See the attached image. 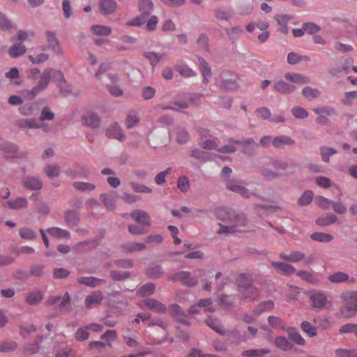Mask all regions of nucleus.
<instances>
[{"label": "nucleus", "instance_id": "52", "mask_svg": "<svg viewBox=\"0 0 357 357\" xmlns=\"http://www.w3.org/2000/svg\"><path fill=\"white\" fill-rule=\"evenodd\" d=\"M146 245L144 243L130 242L124 245V248L129 252L141 251L145 249Z\"/></svg>", "mask_w": 357, "mask_h": 357}, {"label": "nucleus", "instance_id": "22", "mask_svg": "<svg viewBox=\"0 0 357 357\" xmlns=\"http://www.w3.org/2000/svg\"><path fill=\"white\" fill-rule=\"evenodd\" d=\"M294 144V141L286 135L275 137L273 139V146L276 149H282L287 145H292Z\"/></svg>", "mask_w": 357, "mask_h": 357}, {"label": "nucleus", "instance_id": "50", "mask_svg": "<svg viewBox=\"0 0 357 357\" xmlns=\"http://www.w3.org/2000/svg\"><path fill=\"white\" fill-rule=\"evenodd\" d=\"M336 153L337 151L331 147L321 146L320 149V153L321 155L322 160L325 162H328L330 155H334Z\"/></svg>", "mask_w": 357, "mask_h": 357}, {"label": "nucleus", "instance_id": "17", "mask_svg": "<svg viewBox=\"0 0 357 357\" xmlns=\"http://www.w3.org/2000/svg\"><path fill=\"white\" fill-rule=\"evenodd\" d=\"M219 86L223 91H234L238 86L237 83V77L231 75L230 78L223 79L219 84Z\"/></svg>", "mask_w": 357, "mask_h": 357}, {"label": "nucleus", "instance_id": "46", "mask_svg": "<svg viewBox=\"0 0 357 357\" xmlns=\"http://www.w3.org/2000/svg\"><path fill=\"white\" fill-rule=\"evenodd\" d=\"M310 58L307 56H299L295 52H290L287 55V62L289 64L294 65L298 63L301 61H307Z\"/></svg>", "mask_w": 357, "mask_h": 357}, {"label": "nucleus", "instance_id": "23", "mask_svg": "<svg viewBox=\"0 0 357 357\" xmlns=\"http://www.w3.org/2000/svg\"><path fill=\"white\" fill-rule=\"evenodd\" d=\"M175 70L183 77H192L197 75V73L183 63H177Z\"/></svg>", "mask_w": 357, "mask_h": 357}, {"label": "nucleus", "instance_id": "13", "mask_svg": "<svg viewBox=\"0 0 357 357\" xmlns=\"http://www.w3.org/2000/svg\"><path fill=\"white\" fill-rule=\"evenodd\" d=\"M198 62L199 70L203 76V82L207 84L212 75L211 68L208 63L202 57H198Z\"/></svg>", "mask_w": 357, "mask_h": 357}, {"label": "nucleus", "instance_id": "49", "mask_svg": "<svg viewBox=\"0 0 357 357\" xmlns=\"http://www.w3.org/2000/svg\"><path fill=\"white\" fill-rule=\"evenodd\" d=\"M314 322L317 326L321 329H327L331 326V323L328 317L325 316H319L314 319Z\"/></svg>", "mask_w": 357, "mask_h": 357}, {"label": "nucleus", "instance_id": "47", "mask_svg": "<svg viewBox=\"0 0 357 357\" xmlns=\"http://www.w3.org/2000/svg\"><path fill=\"white\" fill-rule=\"evenodd\" d=\"M302 93L304 97L310 100L317 98L320 94V92L318 89L312 88L310 86H306L303 88Z\"/></svg>", "mask_w": 357, "mask_h": 357}, {"label": "nucleus", "instance_id": "18", "mask_svg": "<svg viewBox=\"0 0 357 357\" xmlns=\"http://www.w3.org/2000/svg\"><path fill=\"white\" fill-rule=\"evenodd\" d=\"M82 120L84 126L91 128L98 127L100 123L99 116L93 113H88L84 115Z\"/></svg>", "mask_w": 357, "mask_h": 357}, {"label": "nucleus", "instance_id": "4", "mask_svg": "<svg viewBox=\"0 0 357 357\" xmlns=\"http://www.w3.org/2000/svg\"><path fill=\"white\" fill-rule=\"evenodd\" d=\"M270 165L276 171V172L266 169H264L262 171V174L268 179L275 178L278 176L279 173L286 172L294 167L293 163H289L287 161L280 160H272Z\"/></svg>", "mask_w": 357, "mask_h": 357}, {"label": "nucleus", "instance_id": "21", "mask_svg": "<svg viewBox=\"0 0 357 357\" xmlns=\"http://www.w3.org/2000/svg\"><path fill=\"white\" fill-rule=\"evenodd\" d=\"M250 283L248 287H245L242 291H240L242 294L243 299H250L252 301L255 300L259 296L258 290Z\"/></svg>", "mask_w": 357, "mask_h": 357}, {"label": "nucleus", "instance_id": "42", "mask_svg": "<svg viewBox=\"0 0 357 357\" xmlns=\"http://www.w3.org/2000/svg\"><path fill=\"white\" fill-rule=\"evenodd\" d=\"M311 238L316 241L329 243L333 240V236L327 233L315 232L311 235Z\"/></svg>", "mask_w": 357, "mask_h": 357}, {"label": "nucleus", "instance_id": "26", "mask_svg": "<svg viewBox=\"0 0 357 357\" xmlns=\"http://www.w3.org/2000/svg\"><path fill=\"white\" fill-rule=\"evenodd\" d=\"M274 89L276 91L280 93L287 94L293 92L295 89V86L294 85L287 84L283 80H280L275 83Z\"/></svg>", "mask_w": 357, "mask_h": 357}, {"label": "nucleus", "instance_id": "5", "mask_svg": "<svg viewBox=\"0 0 357 357\" xmlns=\"http://www.w3.org/2000/svg\"><path fill=\"white\" fill-rule=\"evenodd\" d=\"M310 303L312 308L319 311L328 307L331 305L329 294L326 291H316L310 296Z\"/></svg>", "mask_w": 357, "mask_h": 357}, {"label": "nucleus", "instance_id": "60", "mask_svg": "<svg viewBox=\"0 0 357 357\" xmlns=\"http://www.w3.org/2000/svg\"><path fill=\"white\" fill-rule=\"evenodd\" d=\"M315 202L317 205L323 208L324 209H329L333 204V201H331L328 199H326L324 197H319L315 199Z\"/></svg>", "mask_w": 357, "mask_h": 357}, {"label": "nucleus", "instance_id": "37", "mask_svg": "<svg viewBox=\"0 0 357 357\" xmlns=\"http://www.w3.org/2000/svg\"><path fill=\"white\" fill-rule=\"evenodd\" d=\"M155 284L153 283H147L140 287L137 291L139 297H146L152 295L155 291Z\"/></svg>", "mask_w": 357, "mask_h": 357}, {"label": "nucleus", "instance_id": "57", "mask_svg": "<svg viewBox=\"0 0 357 357\" xmlns=\"http://www.w3.org/2000/svg\"><path fill=\"white\" fill-rule=\"evenodd\" d=\"M234 301V297L230 295H221L219 297L220 303L226 308L232 306Z\"/></svg>", "mask_w": 357, "mask_h": 357}, {"label": "nucleus", "instance_id": "63", "mask_svg": "<svg viewBox=\"0 0 357 357\" xmlns=\"http://www.w3.org/2000/svg\"><path fill=\"white\" fill-rule=\"evenodd\" d=\"M45 172L50 178H53L59 176L60 169L58 166L52 165L45 167Z\"/></svg>", "mask_w": 357, "mask_h": 357}, {"label": "nucleus", "instance_id": "61", "mask_svg": "<svg viewBox=\"0 0 357 357\" xmlns=\"http://www.w3.org/2000/svg\"><path fill=\"white\" fill-rule=\"evenodd\" d=\"M130 186L132 189L136 192L150 193L152 192V190L149 187L135 182H131Z\"/></svg>", "mask_w": 357, "mask_h": 357}, {"label": "nucleus", "instance_id": "24", "mask_svg": "<svg viewBox=\"0 0 357 357\" xmlns=\"http://www.w3.org/2000/svg\"><path fill=\"white\" fill-rule=\"evenodd\" d=\"M284 77L289 82L296 84H307L310 82V79L299 73H287L285 74Z\"/></svg>", "mask_w": 357, "mask_h": 357}, {"label": "nucleus", "instance_id": "15", "mask_svg": "<svg viewBox=\"0 0 357 357\" xmlns=\"http://www.w3.org/2000/svg\"><path fill=\"white\" fill-rule=\"evenodd\" d=\"M130 216L135 221L142 225L147 226L150 225V217L145 211L136 210L131 213Z\"/></svg>", "mask_w": 357, "mask_h": 357}, {"label": "nucleus", "instance_id": "11", "mask_svg": "<svg viewBox=\"0 0 357 357\" xmlns=\"http://www.w3.org/2000/svg\"><path fill=\"white\" fill-rule=\"evenodd\" d=\"M271 266L278 273L281 275H290L296 271L293 266L283 262L272 261Z\"/></svg>", "mask_w": 357, "mask_h": 357}, {"label": "nucleus", "instance_id": "56", "mask_svg": "<svg viewBox=\"0 0 357 357\" xmlns=\"http://www.w3.org/2000/svg\"><path fill=\"white\" fill-rule=\"evenodd\" d=\"M177 187L183 192H187L190 189L189 179L186 176H181L177 181Z\"/></svg>", "mask_w": 357, "mask_h": 357}, {"label": "nucleus", "instance_id": "27", "mask_svg": "<svg viewBox=\"0 0 357 357\" xmlns=\"http://www.w3.org/2000/svg\"><path fill=\"white\" fill-rule=\"evenodd\" d=\"M46 37L48 43V47L54 50L56 53L61 52V47L55 34L51 31H46Z\"/></svg>", "mask_w": 357, "mask_h": 357}, {"label": "nucleus", "instance_id": "64", "mask_svg": "<svg viewBox=\"0 0 357 357\" xmlns=\"http://www.w3.org/2000/svg\"><path fill=\"white\" fill-rule=\"evenodd\" d=\"M293 115L297 119H305L308 116L307 112L303 107H295L291 110Z\"/></svg>", "mask_w": 357, "mask_h": 357}, {"label": "nucleus", "instance_id": "55", "mask_svg": "<svg viewBox=\"0 0 357 357\" xmlns=\"http://www.w3.org/2000/svg\"><path fill=\"white\" fill-rule=\"evenodd\" d=\"M73 186L75 189L81 191H91L95 189V185L86 182H75Z\"/></svg>", "mask_w": 357, "mask_h": 357}, {"label": "nucleus", "instance_id": "62", "mask_svg": "<svg viewBox=\"0 0 357 357\" xmlns=\"http://www.w3.org/2000/svg\"><path fill=\"white\" fill-rule=\"evenodd\" d=\"M139 305L143 309L153 310L156 307V302L153 298H146L140 301Z\"/></svg>", "mask_w": 357, "mask_h": 357}, {"label": "nucleus", "instance_id": "31", "mask_svg": "<svg viewBox=\"0 0 357 357\" xmlns=\"http://www.w3.org/2000/svg\"><path fill=\"white\" fill-rule=\"evenodd\" d=\"M271 351L268 349H257L243 351L241 356L243 357H261L268 354Z\"/></svg>", "mask_w": 357, "mask_h": 357}, {"label": "nucleus", "instance_id": "39", "mask_svg": "<svg viewBox=\"0 0 357 357\" xmlns=\"http://www.w3.org/2000/svg\"><path fill=\"white\" fill-rule=\"evenodd\" d=\"M16 126L21 128H38L40 124L33 119H20L16 121Z\"/></svg>", "mask_w": 357, "mask_h": 357}, {"label": "nucleus", "instance_id": "36", "mask_svg": "<svg viewBox=\"0 0 357 357\" xmlns=\"http://www.w3.org/2000/svg\"><path fill=\"white\" fill-rule=\"evenodd\" d=\"M337 220L336 215L333 214L326 215L317 219L316 223L319 226H328L335 223Z\"/></svg>", "mask_w": 357, "mask_h": 357}, {"label": "nucleus", "instance_id": "8", "mask_svg": "<svg viewBox=\"0 0 357 357\" xmlns=\"http://www.w3.org/2000/svg\"><path fill=\"white\" fill-rule=\"evenodd\" d=\"M313 111L319 115L317 119V122L321 125H328L329 121L327 116H331L335 114L334 109L331 107L315 108Z\"/></svg>", "mask_w": 357, "mask_h": 357}, {"label": "nucleus", "instance_id": "1", "mask_svg": "<svg viewBox=\"0 0 357 357\" xmlns=\"http://www.w3.org/2000/svg\"><path fill=\"white\" fill-rule=\"evenodd\" d=\"M343 306L340 312L344 317L350 318L357 313V291H347L341 295Z\"/></svg>", "mask_w": 357, "mask_h": 357}, {"label": "nucleus", "instance_id": "32", "mask_svg": "<svg viewBox=\"0 0 357 357\" xmlns=\"http://www.w3.org/2000/svg\"><path fill=\"white\" fill-rule=\"evenodd\" d=\"M252 280L250 276L245 273L239 274L236 279V282L238 287V291H242L245 287H248L250 283H252Z\"/></svg>", "mask_w": 357, "mask_h": 357}, {"label": "nucleus", "instance_id": "9", "mask_svg": "<svg viewBox=\"0 0 357 357\" xmlns=\"http://www.w3.org/2000/svg\"><path fill=\"white\" fill-rule=\"evenodd\" d=\"M227 188L229 190L236 192L244 197L248 198L252 195V193L250 192L249 190L241 185V183L237 181H228L227 183Z\"/></svg>", "mask_w": 357, "mask_h": 357}, {"label": "nucleus", "instance_id": "48", "mask_svg": "<svg viewBox=\"0 0 357 357\" xmlns=\"http://www.w3.org/2000/svg\"><path fill=\"white\" fill-rule=\"evenodd\" d=\"M349 275L343 272H336L328 277V280L333 283H340L347 281Z\"/></svg>", "mask_w": 357, "mask_h": 357}, {"label": "nucleus", "instance_id": "7", "mask_svg": "<svg viewBox=\"0 0 357 357\" xmlns=\"http://www.w3.org/2000/svg\"><path fill=\"white\" fill-rule=\"evenodd\" d=\"M51 68H47L43 71L37 86L31 90V93L33 96L37 95L40 91H43L47 86L51 79Z\"/></svg>", "mask_w": 357, "mask_h": 357}, {"label": "nucleus", "instance_id": "20", "mask_svg": "<svg viewBox=\"0 0 357 357\" xmlns=\"http://www.w3.org/2000/svg\"><path fill=\"white\" fill-rule=\"evenodd\" d=\"M107 136L109 138L117 139L119 141L124 139V135L119 126V124L114 123L112 124L107 130Z\"/></svg>", "mask_w": 357, "mask_h": 357}, {"label": "nucleus", "instance_id": "58", "mask_svg": "<svg viewBox=\"0 0 357 357\" xmlns=\"http://www.w3.org/2000/svg\"><path fill=\"white\" fill-rule=\"evenodd\" d=\"M206 324L218 333H222V326L217 319L208 318L206 321Z\"/></svg>", "mask_w": 357, "mask_h": 357}, {"label": "nucleus", "instance_id": "14", "mask_svg": "<svg viewBox=\"0 0 357 357\" xmlns=\"http://www.w3.org/2000/svg\"><path fill=\"white\" fill-rule=\"evenodd\" d=\"M170 313L173 317H174L178 321L182 324L189 325V322L188 321L187 317L184 312V311L181 309V307L178 305H171L169 307Z\"/></svg>", "mask_w": 357, "mask_h": 357}, {"label": "nucleus", "instance_id": "25", "mask_svg": "<svg viewBox=\"0 0 357 357\" xmlns=\"http://www.w3.org/2000/svg\"><path fill=\"white\" fill-rule=\"evenodd\" d=\"M275 344L278 348L285 351L291 350L294 347L291 340L283 336L277 337L275 340Z\"/></svg>", "mask_w": 357, "mask_h": 357}, {"label": "nucleus", "instance_id": "34", "mask_svg": "<svg viewBox=\"0 0 357 357\" xmlns=\"http://www.w3.org/2000/svg\"><path fill=\"white\" fill-rule=\"evenodd\" d=\"M275 304L272 301H266L259 304L254 310L256 316H259L263 312L271 310L274 308Z\"/></svg>", "mask_w": 357, "mask_h": 357}, {"label": "nucleus", "instance_id": "16", "mask_svg": "<svg viewBox=\"0 0 357 357\" xmlns=\"http://www.w3.org/2000/svg\"><path fill=\"white\" fill-rule=\"evenodd\" d=\"M234 211L226 208H218L215 211L216 218L218 220L225 222L226 225H229L230 220H232L231 218L234 216Z\"/></svg>", "mask_w": 357, "mask_h": 357}, {"label": "nucleus", "instance_id": "41", "mask_svg": "<svg viewBox=\"0 0 357 357\" xmlns=\"http://www.w3.org/2000/svg\"><path fill=\"white\" fill-rule=\"evenodd\" d=\"M354 61L351 58H348L345 59L344 63L342 64V66L340 68H333L331 70V73L333 75H337L340 73H349L350 70V66L352 65Z\"/></svg>", "mask_w": 357, "mask_h": 357}, {"label": "nucleus", "instance_id": "53", "mask_svg": "<svg viewBox=\"0 0 357 357\" xmlns=\"http://www.w3.org/2000/svg\"><path fill=\"white\" fill-rule=\"evenodd\" d=\"M335 354L337 357H357V349H338Z\"/></svg>", "mask_w": 357, "mask_h": 357}, {"label": "nucleus", "instance_id": "12", "mask_svg": "<svg viewBox=\"0 0 357 357\" xmlns=\"http://www.w3.org/2000/svg\"><path fill=\"white\" fill-rule=\"evenodd\" d=\"M229 142L241 145L243 146V151L249 155L252 154L255 151V148L257 146L255 141L252 139H248L244 141H236L233 139H230Z\"/></svg>", "mask_w": 357, "mask_h": 357}, {"label": "nucleus", "instance_id": "45", "mask_svg": "<svg viewBox=\"0 0 357 357\" xmlns=\"http://www.w3.org/2000/svg\"><path fill=\"white\" fill-rule=\"evenodd\" d=\"M100 199L108 210H113L115 208L114 195L102 194L100 195Z\"/></svg>", "mask_w": 357, "mask_h": 357}, {"label": "nucleus", "instance_id": "40", "mask_svg": "<svg viewBox=\"0 0 357 357\" xmlns=\"http://www.w3.org/2000/svg\"><path fill=\"white\" fill-rule=\"evenodd\" d=\"M26 51V48L21 43L14 44L9 50V54L12 57H17L24 54Z\"/></svg>", "mask_w": 357, "mask_h": 357}, {"label": "nucleus", "instance_id": "38", "mask_svg": "<svg viewBox=\"0 0 357 357\" xmlns=\"http://www.w3.org/2000/svg\"><path fill=\"white\" fill-rule=\"evenodd\" d=\"M47 233L54 237L56 238H69L70 232L67 230L59 228V227H52L49 228L47 230Z\"/></svg>", "mask_w": 357, "mask_h": 357}, {"label": "nucleus", "instance_id": "10", "mask_svg": "<svg viewBox=\"0 0 357 357\" xmlns=\"http://www.w3.org/2000/svg\"><path fill=\"white\" fill-rule=\"evenodd\" d=\"M103 300V294L100 291H95L88 295L85 299V305L87 308H91L99 305Z\"/></svg>", "mask_w": 357, "mask_h": 357}, {"label": "nucleus", "instance_id": "2", "mask_svg": "<svg viewBox=\"0 0 357 357\" xmlns=\"http://www.w3.org/2000/svg\"><path fill=\"white\" fill-rule=\"evenodd\" d=\"M229 225L219 224L220 229L218 230V234H231L234 232H241L245 230L243 229L247 223V220L243 215H236L231 218Z\"/></svg>", "mask_w": 357, "mask_h": 357}, {"label": "nucleus", "instance_id": "51", "mask_svg": "<svg viewBox=\"0 0 357 357\" xmlns=\"http://www.w3.org/2000/svg\"><path fill=\"white\" fill-rule=\"evenodd\" d=\"M357 98V91L346 92L341 98V102L344 105H351L354 100Z\"/></svg>", "mask_w": 357, "mask_h": 357}, {"label": "nucleus", "instance_id": "28", "mask_svg": "<svg viewBox=\"0 0 357 357\" xmlns=\"http://www.w3.org/2000/svg\"><path fill=\"white\" fill-rule=\"evenodd\" d=\"M23 184L29 190H39L43 186L41 181L38 178L34 176L24 178Z\"/></svg>", "mask_w": 357, "mask_h": 357}, {"label": "nucleus", "instance_id": "35", "mask_svg": "<svg viewBox=\"0 0 357 357\" xmlns=\"http://www.w3.org/2000/svg\"><path fill=\"white\" fill-rule=\"evenodd\" d=\"M301 328L310 337H314L317 335V327L313 326L309 321H303L301 324Z\"/></svg>", "mask_w": 357, "mask_h": 357}, {"label": "nucleus", "instance_id": "44", "mask_svg": "<svg viewBox=\"0 0 357 357\" xmlns=\"http://www.w3.org/2000/svg\"><path fill=\"white\" fill-rule=\"evenodd\" d=\"M43 298V293L40 291H37L29 294L26 298V301L30 305H35L39 303Z\"/></svg>", "mask_w": 357, "mask_h": 357}, {"label": "nucleus", "instance_id": "30", "mask_svg": "<svg viewBox=\"0 0 357 357\" xmlns=\"http://www.w3.org/2000/svg\"><path fill=\"white\" fill-rule=\"evenodd\" d=\"M9 208L15 210H20L27 206V200L24 197H17L14 199H10L8 202Z\"/></svg>", "mask_w": 357, "mask_h": 357}, {"label": "nucleus", "instance_id": "43", "mask_svg": "<svg viewBox=\"0 0 357 357\" xmlns=\"http://www.w3.org/2000/svg\"><path fill=\"white\" fill-rule=\"evenodd\" d=\"M91 30L93 34L97 36H108L112 33L109 26L103 25H93Z\"/></svg>", "mask_w": 357, "mask_h": 357}, {"label": "nucleus", "instance_id": "3", "mask_svg": "<svg viewBox=\"0 0 357 357\" xmlns=\"http://www.w3.org/2000/svg\"><path fill=\"white\" fill-rule=\"evenodd\" d=\"M140 15L132 20L126 22L129 26H141L146 22L151 12L153 10V1H140L139 5Z\"/></svg>", "mask_w": 357, "mask_h": 357}, {"label": "nucleus", "instance_id": "33", "mask_svg": "<svg viewBox=\"0 0 357 357\" xmlns=\"http://www.w3.org/2000/svg\"><path fill=\"white\" fill-rule=\"evenodd\" d=\"M116 9V1H101L100 5V13L105 15L112 13Z\"/></svg>", "mask_w": 357, "mask_h": 357}, {"label": "nucleus", "instance_id": "54", "mask_svg": "<svg viewBox=\"0 0 357 357\" xmlns=\"http://www.w3.org/2000/svg\"><path fill=\"white\" fill-rule=\"evenodd\" d=\"M289 339L291 340V342H294L295 344L303 346L305 344V340L302 337V335L296 332H289Z\"/></svg>", "mask_w": 357, "mask_h": 357}, {"label": "nucleus", "instance_id": "59", "mask_svg": "<svg viewBox=\"0 0 357 357\" xmlns=\"http://www.w3.org/2000/svg\"><path fill=\"white\" fill-rule=\"evenodd\" d=\"M313 197V193L310 190L305 191L303 195L301 197V198L298 199V204L299 205L304 206L309 204Z\"/></svg>", "mask_w": 357, "mask_h": 357}, {"label": "nucleus", "instance_id": "29", "mask_svg": "<svg viewBox=\"0 0 357 357\" xmlns=\"http://www.w3.org/2000/svg\"><path fill=\"white\" fill-rule=\"evenodd\" d=\"M280 257L282 259L291 261V262H298L304 259L305 255L303 252L298 251H292L288 255L281 253L280 255Z\"/></svg>", "mask_w": 357, "mask_h": 357}, {"label": "nucleus", "instance_id": "19", "mask_svg": "<svg viewBox=\"0 0 357 357\" xmlns=\"http://www.w3.org/2000/svg\"><path fill=\"white\" fill-rule=\"evenodd\" d=\"M77 282L82 284H84L91 287H96L100 284H105V280L94 277H81L77 279Z\"/></svg>", "mask_w": 357, "mask_h": 357}, {"label": "nucleus", "instance_id": "6", "mask_svg": "<svg viewBox=\"0 0 357 357\" xmlns=\"http://www.w3.org/2000/svg\"><path fill=\"white\" fill-rule=\"evenodd\" d=\"M172 280L181 282L188 287H194L197 284V278L192 276L191 273L188 271H180L176 273L172 278Z\"/></svg>", "mask_w": 357, "mask_h": 357}]
</instances>
